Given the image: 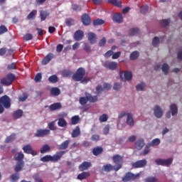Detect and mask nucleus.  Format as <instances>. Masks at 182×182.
Wrapping results in <instances>:
<instances>
[{
    "label": "nucleus",
    "instance_id": "obj_1",
    "mask_svg": "<svg viewBox=\"0 0 182 182\" xmlns=\"http://www.w3.org/2000/svg\"><path fill=\"white\" fill-rule=\"evenodd\" d=\"M86 75V70L83 68H79L73 75V79L75 82H80V83H87L90 79Z\"/></svg>",
    "mask_w": 182,
    "mask_h": 182
},
{
    "label": "nucleus",
    "instance_id": "obj_2",
    "mask_svg": "<svg viewBox=\"0 0 182 182\" xmlns=\"http://www.w3.org/2000/svg\"><path fill=\"white\" fill-rule=\"evenodd\" d=\"M66 154V151H61L56 152L53 156L51 155H46L41 158V161L43 163H48V161H51V163H56L59 161L60 159H62L63 156Z\"/></svg>",
    "mask_w": 182,
    "mask_h": 182
},
{
    "label": "nucleus",
    "instance_id": "obj_3",
    "mask_svg": "<svg viewBox=\"0 0 182 182\" xmlns=\"http://www.w3.org/2000/svg\"><path fill=\"white\" fill-rule=\"evenodd\" d=\"M141 171L139 173L134 174L132 172H127L125 173L124 177H122V180L124 182H127V181H134V180H138V178H140V176H141Z\"/></svg>",
    "mask_w": 182,
    "mask_h": 182
},
{
    "label": "nucleus",
    "instance_id": "obj_4",
    "mask_svg": "<svg viewBox=\"0 0 182 182\" xmlns=\"http://www.w3.org/2000/svg\"><path fill=\"white\" fill-rule=\"evenodd\" d=\"M122 168V164H118L117 166H112L110 164H107L102 166V171H105L106 173H109V171H119Z\"/></svg>",
    "mask_w": 182,
    "mask_h": 182
},
{
    "label": "nucleus",
    "instance_id": "obj_5",
    "mask_svg": "<svg viewBox=\"0 0 182 182\" xmlns=\"http://www.w3.org/2000/svg\"><path fill=\"white\" fill-rule=\"evenodd\" d=\"M0 105H3L5 109L11 107V98L8 95H4L0 97Z\"/></svg>",
    "mask_w": 182,
    "mask_h": 182
},
{
    "label": "nucleus",
    "instance_id": "obj_6",
    "mask_svg": "<svg viewBox=\"0 0 182 182\" xmlns=\"http://www.w3.org/2000/svg\"><path fill=\"white\" fill-rule=\"evenodd\" d=\"M155 163L157 166H168L173 163V158L167 159H158L155 160Z\"/></svg>",
    "mask_w": 182,
    "mask_h": 182
},
{
    "label": "nucleus",
    "instance_id": "obj_7",
    "mask_svg": "<svg viewBox=\"0 0 182 182\" xmlns=\"http://www.w3.org/2000/svg\"><path fill=\"white\" fill-rule=\"evenodd\" d=\"M23 151H24V153H26V154H32L33 156L38 155V152L36 151L33 150V149L32 148V146H31V144L25 145L23 147Z\"/></svg>",
    "mask_w": 182,
    "mask_h": 182
},
{
    "label": "nucleus",
    "instance_id": "obj_8",
    "mask_svg": "<svg viewBox=\"0 0 182 182\" xmlns=\"http://www.w3.org/2000/svg\"><path fill=\"white\" fill-rule=\"evenodd\" d=\"M146 166H147V160L146 159L136 161L132 164L133 168H143V167H146Z\"/></svg>",
    "mask_w": 182,
    "mask_h": 182
},
{
    "label": "nucleus",
    "instance_id": "obj_9",
    "mask_svg": "<svg viewBox=\"0 0 182 182\" xmlns=\"http://www.w3.org/2000/svg\"><path fill=\"white\" fill-rule=\"evenodd\" d=\"M48 134H50V130L49 129H38L35 134L36 137H45V136H48Z\"/></svg>",
    "mask_w": 182,
    "mask_h": 182
},
{
    "label": "nucleus",
    "instance_id": "obj_10",
    "mask_svg": "<svg viewBox=\"0 0 182 182\" xmlns=\"http://www.w3.org/2000/svg\"><path fill=\"white\" fill-rule=\"evenodd\" d=\"M104 68L109 69V70H116L117 69V63L106 61L103 64Z\"/></svg>",
    "mask_w": 182,
    "mask_h": 182
},
{
    "label": "nucleus",
    "instance_id": "obj_11",
    "mask_svg": "<svg viewBox=\"0 0 182 182\" xmlns=\"http://www.w3.org/2000/svg\"><path fill=\"white\" fill-rule=\"evenodd\" d=\"M85 36V33H83L81 30H77L75 32L73 38L76 41H82L83 39V37Z\"/></svg>",
    "mask_w": 182,
    "mask_h": 182
},
{
    "label": "nucleus",
    "instance_id": "obj_12",
    "mask_svg": "<svg viewBox=\"0 0 182 182\" xmlns=\"http://www.w3.org/2000/svg\"><path fill=\"white\" fill-rule=\"evenodd\" d=\"M81 21L85 26H88L90 25L92 20L90 19V16L87 14H84L81 17Z\"/></svg>",
    "mask_w": 182,
    "mask_h": 182
},
{
    "label": "nucleus",
    "instance_id": "obj_13",
    "mask_svg": "<svg viewBox=\"0 0 182 182\" xmlns=\"http://www.w3.org/2000/svg\"><path fill=\"white\" fill-rule=\"evenodd\" d=\"M85 96H87V99L88 102H90V103H96V102L99 100L97 96H93L90 93H88L87 92H85Z\"/></svg>",
    "mask_w": 182,
    "mask_h": 182
},
{
    "label": "nucleus",
    "instance_id": "obj_14",
    "mask_svg": "<svg viewBox=\"0 0 182 182\" xmlns=\"http://www.w3.org/2000/svg\"><path fill=\"white\" fill-rule=\"evenodd\" d=\"M23 167H25L24 161L18 162L14 166L15 173H18L19 171H22V170H23Z\"/></svg>",
    "mask_w": 182,
    "mask_h": 182
},
{
    "label": "nucleus",
    "instance_id": "obj_15",
    "mask_svg": "<svg viewBox=\"0 0 182 182\" xmlns=\"http://www.w3.org/2000/svg\"><path fill=\"white\" fill-rule=\"evenodd\" d=\"M23 159H25V155L22 152L15 154L14 157L15 161H18V163H22V161H23Z\"/></svg>",
    "mask_w": 182,
    "mask_h": 182
},
{
    "label": "nucleus",
    "instance_id": "obj_16",
    "mask_svg": "<svg viewBox=\"0 0 182 182\" xmlns=\"http://www.w3.org/2000/svg\"><path fill=\"white\" fill-rule=\"evenodd\" d=\"M88 41L92 45H95L97 41V37L95 33H88Z\"/></svg>",
    "mask_w": 182,
    "mask_h": 182
},
{
    "label": "nucleus",
    "instance_id": "obj_17",
    "mask_svg": "<svg viewBox=\"0 0 182 182\" xmlns=\"http://www.w3.org/2000/svg\"><path fill=\"white\" fill-rule=\"evenodd\" d=\"M154 114L156 117L158 119H160L163 116V111L161 110V108L156 105L154 109Z\"/></svg>",
    "mask_w": 182,
    "mask_h": 182
},
{
    "label": "nucleus",
    "instance_id": "obj_18",
    "mask_svg": "<svg viewBox=\"0 0 182 182\" xmlns=\"http://www.w3.org/2000/svg\"><path fill=\"white\" fill-rule=\"evenodd\" d=\"M91 166L92 164L90 162L84 161L79 166V170L80 171H85V170H87Z\"/></svg>",
    "mask_w": 182,
    "mask_h": 182
},
{
    "label": "nucleus",
    "instance_id": "obj_19",
    "mask_svg": "<svg viewBox=\"0 0 182 182\" xmlns=\"http://www.w3.org/2000/svg\"><path fill=\"white\" fill-rule=\"evenodd\" d=\"M49 109L50 112H55V110H59L62 109V104L60 102H55L50 105Z\"/></svg>",
    "mask_w": 182,
    "mask_h": 182
},
{
    "label": "nucleus",
    "instance_id": "obj_20",
    "mask_svg": "<svg viewBox=\"0 0 182 182\" xmlns=\"http://www.w3.org/2000/svg\"><path fill=\"white\" fill-rule=\"evenodd\" d=\"M144 147V140L143 139H138L135 143V149L136 150H141Z\"/></svg>",
    "mask_w": 182,
    "mask_h": 182
},
{
    "label": "nucleus",
    "instance_id": "obj_21",
    "mask_svg": "<svg viewBox=\"0 0 182 182\" xmlns=\"http://www.w3.org/2000/svg\"><path fill=\"white\" fill-rule=\"evenodd\" d=\"M112 161L114 164L118 166V164H122V163H123V158L120 155L117 154L112 157Z\"/></svg>",
    "mask_w": 182,
    "mask_h": 182
},
{
    "label": "nucleus",
    "instance_id": "obj_22",
    "mask_svg": "<svg viewBox=\"0 0 182 182\" xmlns=\"http://www.w3.org/2000/svg\"><path fill=\"white\" fill-rule=\"evenodd\" d=\"M113 21L117 23H122L123 22V16L122 14L117 13L113 16Z\"/></svg>",
    "mask_w": 182,
    "mask_h": 182
},
{
    "label": "nucleus",
    "instance_id": "obj_23",
    "mask_svg": "<svg viewBox=\"0 0 182 182\" xmlns=\"http://www.w3.org/2000/svg\"><path fill=\"white\" fill-rule=\"evenodd\" d=\"M53 59V54L48 53L42 60V65H48Z\"/></svg>",
    "mask_w": 182,
    "mask_h": 182
},
{
    "label": "nucleus",
    "instance_id": "obj_24",
    "mask_svg": "<svg viewBox=\"0 0 182 182\" xmlns=\"http://www.w3.org/2000/svg\"><path fill=\"white\" fill-rule=\"evenodd\" d=\"M127 124L132 127L134 126V120L133 119V114L132 113L127 114Z\"/></svg>",
    "mask_w": 182,
    "mask_h": 182
},
{
    "label": "nucleus",
    "instance_id": "obj_25",
    "mask_svg": "<svg viewBox=\"0 0 182 182\" xmlns=\"http://www.w3.org/2000/svg\"><path fill=\"white\" fill-rule=\"evenodd\" d=\"M103 153V148L101 146H96L92 149L93 156H99V154H102Z\"/></svg>",
    "mask_w": 182,
    "mask_h": 182
},
{
    "label": "nucleus",
    "instance_id": "obj_26",
    "mask_svg": "<svg viewBox=\"0 0 182 182\" xmlns=\"http://www.w3.org/2000/svg\"><path fill=\"white\" fill-rule=\"evenodd\" d=\"M21 116H23V111L22 109H17L13 113L14 119H21Z\"/></svg>",
    "mask_w": 182,
    "mask_h": 182
},
{
    "label": "nucleus",
    "instance_id": "obj_27",
    "mask_svg": "<svg viewBox=\"0 0 182 182\" xmlns=\"http://www.w3.org/2000/svg\"><path fill=\"white\" fill-rule=\"evenodd\" d=\"M87 177H90V173L84 171V172L78 174L77 178V180H85V179L87 178Z\"/></svg>",
    "mask_w": 182,
    "mask_h": 182
},
{
    "label": "nucleus",
    "instance_id": "obj_28",
    "mask_svg": "<svg viewBox=\"0 0 182 182\" xmlns=\"http://www.w3.org/2000/svg\"><path fill=\"white\" fill-rule=\"evenodd\" d=\"M70 143V140H66L61 143V144L59 146L58 149L59 150H66L68 147H69V144Z\"/></svg>",
    "mask_w": 182,
    "mask_h": 182
},
{
    "label": "nucleus",
    "instance_id": "obj_29",
    "mask_svg": "<svg viewBox=\"0 0 182 182\" xmlns=\"http://www.w3.org/2000/svg\"><path fill=\"white\" fill-rule=\"evenodd\" d=\"M80 135V127H79V126H77L72 132V137L75 138V137H78Z\"/></svg>",
    "mask_w": 182,
    "mask_h": 182
},
{
    "label": "nucleus",
    "instance_id": "obj_30",
    "mask_svg": "<svg viewBox=\"0 0 182 182\" xmlns=\"http://www.w3.org/2000/svg\"><path fill=\"white\" fill-rule=\"evenodd\" d=\"M58 125L59 127H66L68 126V122L65 121V118H59Z\"/></svg>",
    "mask_w": 182,
    "mask_h": 182
},
{
    "label": "nucleus",
    "instance_id": "obj_31",
    "mask_svg": "<svg viewBox=\"0 0 182 182\" xmlns=\"http://www.w3.org/2000/svg\"><path fill=\"white\" fill-rule=\"evenodd\" d=\"M48 151H50V146L48 144L43 145L40 150L41 154H45V153H48Z\"/></svg>",
    "mask_w": 182,
    "mask_h": 182
},
{
    "label": "nucleus",
    "instance_id": "obj_32",
    "mask_svg": "<svg viewBox=\"0 0 182 182\" xmlns=\"http://www.w3.org/2000/svg\"><path fill=\"white\" fill-rule=\"evenodd\" d=\"M50 93L52 96H59L60 95V90L58 87H53L50 90Z\"/></svg>",
    "mask_w": 182,
    "mask_h": 182
},
{
    "label": "nucleus",
    "instance_id": "obj_33",
    "mask_svg": "<svg viewBox=\"0 0 182 182\" xmlns=\"http://www.w3.org/2000/svg\"><path fill=\"white\" fill-rule=\"evenodd\" d=\"M171 110L172 116H176V114L178 113V109L177 108V105H176L175 104H172L171 105Z\"/></svg>",
    "mask_w": 182,
    "mask_h": 182
},
{
    "label": "nucleus",
    "instance_id": "obj_34",
    "mask_svg": "<svg viewBox=\"0 0 182 182\" xmlns=\"http://www.w3.org/2000/svg\"><path fill=\"white\" fill-rule=\"evenodd\" d=\"M124 77L125 80H132V77H133V74L130 71H125L124 73Z\"/></svg>",
    "mask_w": 182,
    "mask_h": 182
},
{
    "label": "nucleus",
    "instance_id": "obj_35",
    "mask_svg": "<svg viewBox=\"0 0 182 182\" xmlns=\"http://www.w3.org/2000/svg\"><path fill=\"white\" fill-rule=\"evenodd\" d=\"M73 75V72L70 70H64L62 72V75L63 77H69V76H72Z\"/></svg>",
    "mask_w": 182,
    "mask_h": 182
},
{
    "label": "nucleus",
    "instance_id": "obj_36",
    "mask_svg": "<svg viewBox=\"0 0 182 182\" xmlns=\"http://www.w3.org/2000/svg\"><path fill=\"white\" fill-rule=\"evenodd\" d=\"M109 4H112L114 6H118V8H122V1L117 0H108Z\"/></svg>",
    "mask_w": 182,
    "mask_h": 182
},
{
    "label": "nucleus",
    "instance_id": "obj_37",
    "mask_svg": "<svg viewBox=\"0 0 182 182\" xmlns=\"http://www.w3.org/2000/svg\"><path fill=\"white\" fill-rule=\"evenodd\" d=\"M41 21H45L48 16H49V12L46 11H41L40 13Z\"/></svg>",
    "mask_w": 182,
    "mask_h": 182
},
{
    "label": "nucleus",
    "instance_id": "obj_38",
    "mask_svg": "<svg viewBox=\"0 0 182 182\" xmlns=\"http://www.w3.org/2000/svg\"><path fill=\"white\" fill-rule=\"evenodd\" d=\"M103 23H105L103 19L97 18L93 21L92 25L93 26H99L100 25H103Z\"/></svg>",
    "mask_w": 182,
    "mask_h": 182
},
{
    "label": "nucleus",
    "instance_id": "obj_39",
    "mask_svg": "<svg viewBox=\"0 0 182 182\" xmlns=\"http://www.w3.org/2000/svg\"><path fill=\"white\" fill-rule=\"evenodd\" d=\"M16 134L15 133L11 134L10 136H7L6 139V143H12L15 140Z\"/></svg>",
    "mask_w": 182,
    "mask_h": 182
},
{
    "label": "nucleus",
    "instance_id": "obj_40",
    "mask_svg": "<svg viewBox=\"0 0 182 182\" xmlns=\"http://www.w3.org/2000/svg\"><path fill=\"white\" fill-rule=\"evenodd\" d=\"M1 85H4V86H11V82H9V80L7 79V77H3L0 80Z\"/></svg>",
    "mask_w": 182,
    "mask_h": 182
},
{
    "label": "nucleus",
    "instance_id": "obj_41",
    "mask_svg": "<svg viewBox=\"0 0 182 182\" xmlns=\"http://www.w3.org/2000/svg\"><path fill=\"white\" fill-rule=\"evenodd\" d=\"M88 102L87 96L81 97L79 100V103L81 106H85Z\"/></svg>",
    "mask_w": 182,
    "mask_h": 182
},
{
    "label": "nucleus",
    "instance_id": "obj_42",
    "mask_svg": "<svg viewBox=\"0 0 182 182\" xmlns=\"http://www.w3.org/2000/svg\"><path fill=\"white\" fill-rule=\"evenodd\" d=\"M80 120V118L79 117V116L75 115L71 118V124H77Z\"/></svg>",
    "mask_w": 182,
    "mask_h": 182
},
{
    "label": "nucleus",
    "instance_id": "obj_43",
    "mask_svg": "<svg viewBox=\"0 0 182 182\" xmlns=\"http://www.w3.org/2000/svg\"><path fill=\"white\" fill-rule=\"evenodd\" d=\"M72 9L75 11V12H80L82 11V6L80 5L73 4H72Z\"/></svg>",
    "mask_w": 182,
    "mask_h": 182
},
{
    "label": "nucleus",
    "instance_id": "obj_44",
    "mask_svg": "<svg viewBox=\"0 0 182 182\" xmlns=\"http://www.w3.org/2000/svg\"><path fill=\"white\" fill-rule=\"evenodd\" d=\"M139 31L138 28H131L129 32V36H134V35H137V33H139Z\"/></svg>",
    "mask_w": 182,
    "mask_h": 182
},
{
    "label": "nucleus",
    "instance_id": "obj_45",
    "mask_svg": "<svg viewBox=\"0 0 182 182\" xmlns=\"http://www.w3.org/2000/svg\"><path fill=\"white\" fill-rule=\"evenodd\" d=\"M6 77H7L9 82H10V84L11 85L12 83H14V81L15 80V78H16L15 75L12 73H9Z\"/></svg>",
    "mask_w": 182,
    "mask_h": 182
},
{
    "label": "nucleus",
    "instance_id": "obj_46",
    "mask_svg": "<svg viewBox=\"0 0 182 182\" xmlns=\"http://www.w3.org/2000/svg\"><path fill=\"white\" fill-rule=\"evenodd\" d=\"M109 117L107 114H103L102 115L100 116L99 120L100 123H105V122H107Z\"/></svg>",
    "mask_w": 182,
    "mask_h": 182
},
{
    "label": "nucleus",
    "instance_id": "obj_47",
    "mask_svg": "<svg viewBox=\"0 0 182 182\" xmlns=\"http://www.w3.org/2000/svg\"><path fill=\"white\" fill-rule=\"evenodd\" d=\"M20 178L19 173H14L11 176V182H16Z\"/></svg>",
    "mask_w": 182,
    "mask_h": 182
},
{
    "label": "nucleus",
    "instance_id": "obj_48",
    "mask_svg": "<svg viewBox=\"0 0 182 182\" xmlns=\"http://www.w3.org/2000/svg\"><path fill=\"white\" fill-rule=\"evenodd\" d=\"M144 87H146V83L144 82H141L136 86L137 92H141V90H143Z\"/></svg>",
    "mask_w": 182,
    "mask_h": 182
},
{
    "label": "nucleus",
    "instance_id": "obj_49",
    "mask_svg": "<svg viewBox=\"0 0 182 182\" xmlns=\"http://www.w3.org/2000/svg\"><path fill=\"white\" fill-rule=\"evenodd\" d=\"M161 69L164 75H168V69H170V67L167 65V63L163 64Z\"/></svg>",
    "mask_w": 182,
    "mask_h": 182
},
{
    "label": "nucleus",
    "instance_id": "obj_50",
    "mask_svg": "<svg viewBox=\"0 0 182 182\" xmlns=\"http://www.w3.org/2000/svg\"><path fill=\"white\" fill-rule=\"evenodd\" d=\"M149 144V146H151V147H153L154 146H159V144H160V139H153Z\"/></svg>",
    "mask_w": 182,
    "mask_h": 182
},
{
    "label": "nucleus",
    "instance_id": "obj_51",
    "mask_svg": "<svg viewBox=\"0 0 182 182\" xmlns=\"http://www.w3.org/2000/svg\"><path fill=\"white\" fill-rule=\"evenodd\" d=\"M139 58V51H134L130 55L131 60H136Z\"/></svg>",
    "mask_w": 182,
    "mask_h": 182
},
{
    "label": "nucleus",
    "instance_id": "obj_52",
    "mask_svg": "<svg viewBox=\"0 0 182 182\" xmlns=\"http://www.w3.org/2000/svg\"><path fill=\"white\" fill-rule=\"evenodd\" d=\"M48 82L50 83H57L58 82V76L56 75H51L48 77Z\"/></svg>",
    "mask_w": 182,
    "mask_h": 182
},
{
    "label": "nucleus",
    "instance_id": "obj_53",
    "mask_svg": "<svg viewBox=\"0 0 182 182\" xmlns=\"http://www.w3.org/2000/svg\"><path fill=\"white\" fill-rule=\"evenodd\" d=\"M83 50L87 53H90V52H92V48H90V46L89 44H87V43H84V45H83Z\"/></svg>",
    "mask_w": 182,
    "mask_h": 182
},
{
    "label": "nucleus",
    "instance_id": "obj_54",
    "mask_svg": "<svg viewBox=\"0 0 182 182\" xmlns=\"http://www.w3.org/2000/svg\"><path fill=\"white\" fill-rule=\"evenodd\" d=\"M158 180L155 176H149L144 179V182H157Z\"/></svg>",
    "mask_w": 182,
    "mask_h": 182
},
{
    "label": "nucleus",
    "instance_id": "obj_55",
    "mask_svg": "<svg viewBox=\"0 0 182 182\" xmlns=\"http://www.w3.org/2000/svg\"><path fill=\"white\" fill-rule=\"evenodd\" d=\"M160 23L163 28H166V26H168V25H169L170 20H166V19L161 20Z\"/></svg>",
    "mask_w": 182,
    "mask_h": 182
},
{
    "label": "nucleus",
    "instance_id": "obj_56",
    "mask_svg": "<svg viewBox=\"0 0 182 182\" xmlns=\"http://www.w3.org/2000/svg\"><path fill=\"white\" fill-rule=\"evenodd\" d=\"M75 23V20H73V18H67L65 20V24L67 25V26H72L73 25H74Z\"/></svg>",
    "mask_w": 182,
    "mask_h": 182
},
{
    "label": "nucleus",
    "instance_id": "obj_57",
    "mask_svg": "<svg viewBox=\"0 0 182 182\" xmlns=\"http://www.w3.org/2000/svg\"><path fill=\"white\" fill-rule=\"evenodd\" d=\"M148 11H149V6H147V5L143 6L140 9V12H141V14H143V15H145V14Z\"/></svg>",
    "mask_w": 182,
    "mask_h": 182
},
{
    "label": "nucleus",
    "instance_id": "obj_58",
    "mask_svg": "<svg viewBox=\"0 0 182 182\" xmlns=\"http://www.w3.org/2000/svg\"><path fill=\"white\" fill-rule=\"evenodd\" d=\"M24 41H32L33 39V36L31 33H26L23 36Z\"/></svg>",
    "mask_w": 182,
    "mask_h": 182
},
{
    "label": "nucleus",
    "instance_id": "obj_59",
    "mask_svg": "<svg viewBox=\"0 0 182 182\" xmlns=\"http://www.w3.org/2000/svg\"><path fill=\"white\" fill-rule=\"evenodd\" d=\"M150 147H151V146H150L149 144H148L145 146L144 151H143V154H144V156H146V154H149V153H150Z\"/></svg>",
    "mask_w": 182,
    "mask_h": 182
},
{
    "label": "nucleus",
    "instance_id": "obj_60",
    "mask_svg": "<svg viewBox=\"0 0 182 182\" xmlns=\"http://www.w3.org/2000/svg\"><path fill=\"white\" fill-rule=\"evenodd\" d=\"M8 32V28L6 26L2 25L0 26V35H3V33H6Z\"/></svg>",
    "mask_w": 182,
    "mask_h": 182
},
{
    "label": "nucleus",
    "instance_id": "obj_61",
    "mask_svg": "<svg viewBox=\"0 0 182 182\" xmlns=\"http://www.w3.org/2000/svg\"><path fill=\"white\" fill-rule=\"evenodd\" d=\"M9 70H15L16 69V63H12L7 66Z\"/></svg>",
    "mask_w": 182,
    "mask_h": 182
},
{
    "label": "nucleus",
    "instance_id": "obj_62",
    "mask_svg": "<svg viewBox=\"0 0 182 182\" xmlns=\"http://www.w3.org/2000/svg\"><path fill=\"white\" fill-rule=\"evenodd\" d=\"M34 80L37 83L41 82V80H42V74L41 73H37L34 78Z\"/></svg>",
    "mask_w": 182,
    "mask_h": 182
},
{
    "label": "nucleus",
    "instance_id": "obj_63",
    "mask_svg": "<svg viewBox=\"0 0 182 182\" xmlns=\"http://www.w3.org/2000/svg\"><path fill=\"white\" fill-rule=\"evenodd\" d=\"M159 42H160V39L159 38V37H154L152 40L153 46H157V45H159Z\"/></svg>",
    "mask_w": 182,
    "mask_h": 182
},
{
    "label": "nucleus",
    "instance_id": "obj_64",
    "mask_svg": "<svg viewBox=\"0 0 182 182\" xmlns=\"http://www.w3.org/2000/svg\"><path fill=\"white\" fill-rule=\"evenodd\" d=\"M36 15V10L32 11L28 16V19H33V17Z\"/></svg>",
    "mask_w": 182,
    "mask_h": 182
}]
</instances>
